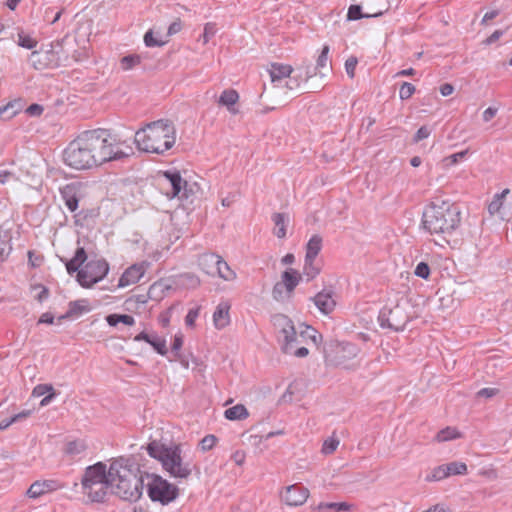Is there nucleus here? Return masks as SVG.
I'll return each mask as SVG.
<instances>
[{
    "label": "nucleus",
    "instance_id": "f257e3e1",
    "mask_svg": "<svg viewBox=\"0 0 512 512\" xmlns=\"http://www.w3.org/2000/svg\"><path fill=\"white\" fill-rule=\"evenodd\" d=\"M133 153L124 141H117L106 129L82 132L63 153L65 164L77 170L91 169L112 161H122Z\"/></svg>",
    "mask_w": 512,
    "mask_h": 512
},
{
    "label": "nucleus",
    "instance_id": "f03ea898",
    "mask_svg": "<svg viewBox=\"0 0 512 512\" xmlns=\"http://www.w3.org/2000/svg\"><path fill=\"white\" fill-rule=\"evenodd\" d=\"M139 472V468L131 459H113L109 466L112 492L125 501L136 502L141 498L144 486Z\"/></svg>",
    "mask_w": 512,
    "mask_h": 512
},
{
    "label": "nucleus",
    "instance_id": "7ed1b4c3",
    "mask_svg": "<svg viewBox=\"0 0 512 512\" xmlns=\"http://www.w3.org/2000/svg\"><path fill=\"white\" fill-rule=\"evenodd\" d=\"M134 141L141 151L163 154L174 146L176 129L171 121L160 119L136 131Z\"/></svg>",
    "mask_w": 512,
    "mask_h": 512
},
{
    "label": "nucleus",
    "instance_id": "20e7f679",
    "mask_svg": "<svg viewBox=\"0 0 512 512\" xmlns=\"http://www.w3.org/2000/svg\"><path fill=\"white\" fill-rule=\"evenodd\" d=\"M461 222V212L450 201L437 199L428 205L422 215L423 228L430 234H452Z\"/></svg>",
    "mask_w": 512,
    "mask_h": 512
},
{
    "label": "nucleus",
    "instance_id": "39448f33",
    "mask_svg": "<svg viewBox=\"0 0 512 512\" xmlns=\"http://www.w3.org/2000/svg\"><path fill=\"white\" fill-rule=\"evenodd\" d=\"M148 454L161 462L163 469L176 479H188L193 470L190 462H184L179 445L166 446L152 441L146 447Z\"/></svg>",
    "mask_w": 512,
    "mask_h": 512
},
{
    "label": "nucleus",
    "instance_id": "423d86ee",
    "mask_svg": "<svg viewBox=\"0 0 512 512\" xmlns=\"http://www.w3.org/2000/svg\"><path fill=\"white\" fill-rule=\"evenodd\" d=\"M82 494L91 503H103L108 489L111 488L109 468L103 462H97L85 468L81 478Z\"/></svg>",
    "mask_w": 512,
    "mask_h": 512
},
{
    "label": "nucleus",
    "instance_id": "0eeeda50",
    "mask_svg": "<svg viewBox=\"0 0 512 512\" xmlns=\"http://www.w3.org/2000/svg\"><path fill=\"white\" fill-rule=\"evenodd\" d=\"M272 322L279 333L281 350L285 354H291L298 358L306 357L309 353L306 347L295 349L294 343L298 342L297 332L292 320L284 314H276Z\"/></svg>",
    "mask_w": 512,
    "mask_h": 512
},
{
    "label": "nucleus",
    "instance_id": "6e6552de",
    "mask_svg": "<svg viewBox=\"0 0 512 512\" xmlns=\"http://www.w3.org/2000/svg\"><path fill=\"white\" fill-rule=\"evenodd\" d=\"M29 61L36 70L70 65L69 58L59 42L50 44L47 49L33 51L30 54Z\"/></svg>",
    "mask_w": 512,
    "mask_h": 512
},
{
    "label": "nucleus",
    "instance_id": "1a4fd4ad",
    "mask_svg": "<svg viewBox=\"0 0 512 512\" xmlns=\"http://www.w3.org/2000/svg\"><path fill=\"white\" fill-rule=\"evenodd\" d=\"M148 477L150 481L147 483V494L151 501L168 505L177 499L179 488L176 485L156 474Z\"/></svg>",
    "mask_w": 512,
    "mask_h": 512
},
{
    "label": "nucleus",
    "instance_id": "9d476101",
    "mask_svg": "<svg viewBox=\"0 0 512 512\" xmlns=\"http://www.w3.org/2000/svg\"><path fill=\"white\" fill-rule=\"evenodd\" d=\"M109 272V264L105 259L90 260L78 271L77 281L84 288H90L101 281Z\"/></svg>",
    "mask_w": 512,
    "mask_h": 512
},
{
    "label": "nucleus",
    "instance_id": "9b49d317",
    "mask_svg": "<svg viewBox=\"0 0 512 512\" xmlns=\"http://www.w3.org/2000/svg\"><path fill=\"white\" fill-rule=\"evenodd\" d=\"M378 320L382 328H389L396 332L404 330L409 321L405 308L399 304L394 307H383L380 310Z\"/></svg>",
    "mask_w": 512,
    "mask_h": 512
},
{
    "label": "nucleus",
    "instance_id": "f8f14e48",
    "mask_svg": "<svg viewBox=\"0 0 512 512\" xmlns=\"http://www.w3.org/2000/svg\"><path fill=\"white\" fill-rule=\"evenodd\" d=\"M302 276L295 269H287L281 275V281L277 282L272 290V297L277 302L288 301L294 289L301 281Z\"/></svg>",
    "mask_w": 512,
    "mask_h": 512
},
{
    "label": "nucleus",
    "instance_id": "ddd939ff",
    "mask_svg": "<svg viewBox=\"0 0 512 512\" xmlns=\"http://www.w3.org/2000/svg\"><path fill=\"white\" fill-rule=\"evenodd\" d=\"M362 5L354 4L348 9L347 19L349 21L359 20L362 18H373L383 15L389 10V4L387 1L382 0L377 2L376 7H367V12H362Z\"/></svg>",
    "mask_w": 512,
    "mask_h": 512
},
{
    "label": "nucleus",
    "instance_id": "4468645a",
    "mask_svg": "<svg viewBox=\"0 0 512 512\" xmlns=\"http://www.w3.org/2000/svg\"><path fill=\"white\" fill-rule=\"evenodd\" d=\"M309 497V490L301 484H293L286 487L283 501L289 506H301Z\"/></svg>",
    "mask_w": 512,
    "mask_h": 512
},
{
    "label": "nucleus",
    "instance_id": "2eb2a0df",
    "mask_svg": "<svg viewBox=\"0 0 512 512\" xmlns=\"http://www.w3.org/2000/svg\"><path fill=\"white\" fill-rule=\"evenodd\" d=\"M60 194L67 208L75 212L81 197V184L77 182L66 184L60 189Z\"/></svg>",
    "mask_w": 512,
    "mask_h": 512
},
{
    "label": "nucleus",
    "instance_id": "dca6fc26",
    "mask_svg": "<svg viewBox=\"0 0 512 512\" xmlns=\"http://www.w3.org/2000/svg\"><path fill=\"white\" fill-rule=\"evenodd\" d=\"M57 488L58 484L55 480L35 481L27 490V495L29 498L37 499L48 492L55 491Z\"/></svg>",
    "mask_w": 512,
    "mask_h": 512
},
{
    "label": "nucleus",
    "instance_id": "f3484780",
    "mask_svg": "<svg viewBox=\"0 0 512 512\" xmlns=\"http://www.w3.org/2000/svg\"><path fill=\"white\" fill-rule=\"evenodd\" d=\"M145 269L143 265L134 264L127 268L119 279L118 286L125 287L137 283L144 275Z\"/></svg>",
    "mask_w": 512,
    "mask_h": 512
},
{
    "label": "nucleus",
    "instance_id": "a211bd4d",
    "mask_svg": "<svg viewBox=\"0 0 512 512\" xmlns=\"http://www.w3.org/2000/svg\"><path fill=\"white\" fill-rule=\"evenodd\" d=\"M135 341H145L149 343L156 351L162 356H165L168 353L166 347V340L164 338L158 337L156 334H148L146 332H141L134 338Z\"/></svg>",
    "mask_w": 512,
    "mask_h": 512
},
{
    "label": "nucleus",
    "instance_id": "6ab92c4d",
    "mask_svg": "<svg viewBox=\"0 0 512 512\" xmlns=\"http://www.w3.org/2000/svg\"><path fill=\"white\" fill-rule=\"evenodd\" d=\"M221 256L215 253H203L198 258V265L200 269L210 276H215V268L219 264Z\"/></svg>",
    "mask_w": 512,
    "mask_h": 512
},
{
    "label": "nucleus",
    "instance_id": "aec40b11",
    "mask_svg": "<svg viewBox=\"0 0 512 512\" xmlns=\"http://www.w3.org/2000/svg\"><path fill=\"white\" fill-rule=\"evenodd\" d=\"M312 300L316 307L324 314H329L333 311L336 303L332 298V292L321 291L315 295Z\"/></svg>",
    "mask_w": 512,
    "mask_h": 512
},
{
    "label": "nucleus",
    "instance_id": "412c9836",
    "mask_svg": "<svg viewBox=\"0 0 512 512\" xmlns=\"http://www.w3.org/2000/svg\"><path fill=\"white\" fill-rule=\"evenodd\" d=\"M91 310L89 305V301L87 299H80L76 301H71L68 305L67 312L59 317V320L72 318L74 316H79L84 313H87Z\"/></svg>",
    "mask_w": 512,
    "mask_h": 512
},
{
    "label": "nucleus",
    "instance_id": "4be33fe9",
    "mask_svg": "<svg viewBox=\"0 0 512 512\" xmlns=\"http://www.w3.org/2000/svg\"><path fill=\"white\" fill-rule=\"evenodd\" d=\"M230 306L227 303H220L213 313V323L217 329H223L230 322Z\"/></svg>",
    "mask_w": 512,
    "mask_h": 512
},
{
    "label": "nucleus",
    "instance_id": "5701e85b",
    "mask_svg": "<svg viewBox=\"0 0 512 512\" xmlns=\"http://www.w3.org/2000/svg\"><path fill=\"white\" fill-rule=\"evenodd\" d=\"M87 260V253L83 247H79L76 249L75 255L72 259L65 262L66 269L68 274L72 275L73 273L81 270L80 268L85 261Z\"/></svg>",
    "mask_w": 512,
    "mask_h": 512
},
{
    "label": "nucleus",
    "instance_id": "b1692460",
    "mask_svg": "<svg viewBox=\"0 0 512 512\" xmlns=\"http://www.w3.org/2000/svg\"><path fill=\"white\" fill-rule=\"evenodd\" d=\"M164 177L169 181L172 192L170 197H181L182 184L185 180L182 179L179 171H165Z\"/></svg>",
    "mask_w": 512,
    "mask_h": 512
},
{
    "label": "nucleus",
    "instance_id": "393cba45",
    "mask_svg": "<svg viewBox=\"0 0 512 512\" xmlns=\"http://www.w3.org/2000/svg\"><path fill=\"white\" fill-rule=\"evenodd\" d=\"M294 72L290 65L273 63L270 69V77L273 83L280 82Z\"/></svg>",
    "mask_w": 512,
    "mask_h": 512
},
{
    "label": "nucleus",
    "instance_id": "a878e982",
    "mask_svg": "<svg viewBox=\"0 0 512 512\" xmlns=\"http://www.w3.org/2000/svg\"><path fill=\"white\" fill-rule=\"evenodd\" d=\"M239 99V94L234 89H227L222 92L219 98V104L226 106L229 112L236 114L238 110L234 107Z\"/></svg>",
    "mask_w": 512,
    "mask_h": 512
},
{
    "label": "nucleus",
    "instance_id": "bb28decb",
    "mask_svg": "<svg viewBox=\"0 0 512 512\" xmlns=\"http://www.w3.org/2000/svg\"><path fill=\"white\" fill-rule=\"evenodd\" d=\"M352 508V505L346 503V502H321L317 506L314 507L315 510L320 512H343V511H349Z\"/></svg>",
    "mask_w": 512,
    "mask_h": 512
},
{
    "label": "nucleus",
    "instance_id": "cd10ccee",
    "mask_svg": "<svg viewBox=\"0 0 512 512\" xmlns=\"http://www.w3.org/2000/svg\"><path fill=\"white\" fill-rule=\"evenodd\" d=\"M322 249V237L319 235H313L306 245L305 257L310 259H316L317 255Z\"/></svg>",
    "mask_w": 512,
    "mask_h": 512
},
{
    "label": "nucleus",
    "instance_id": "c85d7f7f",
    "mask_svg": "<svg viewBox=\"0 0 512 512\" xmlns=\"http://www.w3.org/2000/svg\"><path fill=\"white\" fill-rule=\"evenodd\" d=\"M224 416L228 420H243L249 416L248 410L242 404H237L225 410Z\"/></svg>",
    "mask_w": 512,
    "mask_h": 512
},
{
    "label": "nucleus",
    "instance_id": "c756f323",
    "mask_svg": "<svg viewBox=\"0 0 512 512\" xmlns=\"http://www.w3.org/2000/svg\"><path fill=\"white\" fill-rule=\"evenodd\" d=\"M272 221L276 227V236L278 238H284L286 236V224L289 221L288 215L285 213H274L272 215Z\"/></svg>",
    "mask_w": 512,
    "mask_h": 512
},
{
    "label": "nucleus",
    "instance_id": "7c9ffc66",
    "mask_svg": "<svg viewBox=\"0 0 512 512\" xmlns=\"http://www.w3.org/2000/svg\"><path fill=\"white\" fill-rule=\"evenodd\" d=\"M215 270V276H218L226 281H231L236 278V273L229 267L227 262H225L222 257Z\"/></svg>",
    "mask_w": 512,
    "mask_h": 512
},
{
    "label": "nucleus",
    "instance_id": "2f4dec72",
    "mask_svg": "<svg viewBox=\"0 0 512 512\" xmlns=\"http://www.w3.org/2000/svg\"><path fill=\"white\" fill-rule=\"evenodd\" d=\"M87 449V445L83 440L70 441L65 446V453L72 457L82 454Z\"/></svg>",
    "mask_w": 512,
    "mask_h": 512
},
{
    "label": "nucleus",
    "instance_id": "473e14b6",
    "mask_svg": "<svg viewBox=\"0 0 512 512\" xmlns=\"http://www.w3.org/2000/svg\"><path fill=\"white\" fill-rule=\"evenodd\" d=\"M298 72V77L304 80V82L308 81L310 78L316 76L319 73L318 69L312 67L310 63L303 62L302 65L296 68Z\"/></svg>",
    "mask_w": 512,
    "mask_h": 512
},
{
    "label": "nucleus",
    "instance_id": "72a5a7b5",
    "mask_svg": "<svg viewBox=\"0 0 512 512\" xmlns=\"http://www.w3.org/2000/svg\"><path fill=\"white\" fill-rule=\"evenodd\" d=\"M446 464L435 467L430 474L425 478L427 482L440 481L449 477V472L446 470Z\"/></svg>",
    "mask_w": 512,
    "mask_h": 512
},
{
    "label": "nucleus",
    "instance_id": "f704fd0d",
    "mask_svg": "<svg viewBox=\"0 0 512 512\" xmlns=\"http://www.w3.org/2000/svg\"><path fill=\"white\" fill-rule=\"evenodd\" d=\"M459 437H460V434L455 428L446 427L437 433L435 439L438 442H445V441L453 440V439H456Z\"/></svg>",
    "mask_w": 512,
    "mask_h": 512
},
{
    "label": "nucleus",
    "instance_id": "c9c22d12",
    "mask_svg": "<svg viewBox=\"0 0 512 512\" xmlns=\"http://www.w3.org/2000/svg\"><path fill=\"white\" fill-rule=\"evenodd\" d=\"M510 192L509 189H504L500 194H496L494 199L488 205V211L491 215L498 213L502 207V198Z\"/></svg>",
    "mask_w": 512,
    "mask_h": 512
},
{
    "label": "nucleus",
    "instance_id": "e433bc0d",
    "mask_svg": "<svg viewBox=\"0 0 512 512\" xmlns=\"http://www.w3.org/2000/svg\"><path fill=\"white\" fill-rule=\"evenodd\" d=\"M315 259H308L305 257V264L303 273L307 277V281L314 279L319 273L320 269L314 265Z\"/></svg>",
    "mask_w": 512,
    "mask_h": 512
},
{
    "label": "nucleus",
    "instance_id": "4c0bfd02",
    "mask_svg": "<svg viewBox=\"0 0 512 512\" xmlns=\"http://www.w3.org/2000/svg\"><path fill=\"white\" fill-rule=\"evenodd\" d=\"M446 470L450 475H465L467 474V465L464 462L453 461L446 464Z\"/></svg>",
    "mask_w": 512,
    "mask_h": 512
},
{
    "label": "nucleus",
    "instance_id": "58836bf2",
    "mask_svg": "<svg viewBox=\"0 0 512 512\" xmlns=\"http://www.w3.org/2000/svg\"><path fill=\"white\" fill-rule=\"evenodd\" d=\"M19 112V105L17 103H8L6 106L0 108V117L3 120H10Z\"/></svg>",
    "mask_w": 512,
    "mask_h": 512
},
{
    "label": "nucleus",
    "instance_id": "ea45409f",
    "mask_svg": "<svg viewBox=\"0 0 512 512\" xmlns=\"http://www.w3.org/2000/svg\"><path fill=\"white\" fill-rule=\"evenodd\" d=\"M18 40L17 44L20 47L26 48V49H33L37 45V41L30 37L28 34H25L23 31L18 32L17 34Z\"/></svg>",
    "mask_w": 512,
    "mask_h": 512
},
{
    "label": "nucleus",
    "instance_id": "a19ab883",
    "mask_svg": "<svg viewBox=\"0 0 512 512\" xmlns=\"http://www.w3.org/2000/svg\"><path fill=\"white\" fill-rule=\"evenodd\" d=\"M328 53H329V46L328 45H324L323 48H322L321 54L319 55V57L317 59V63H316V66H315V69L319 70V74L321 76H324V74L321 72V69L322 68H326L328 66V64H329Z\"/></svg>",
    "mask_w": 512,
    "mask_h": 512
},
{
    "label": "nucleus",
    "instance_id": "79ce46f5",
    "mask_svg": "<svg viewBox=\"0 0 512 512\" xmlns=\"http://www.w3.org/2000/svg\"><path fill=\"white\" fill-rule=\"evenodd\" d=\"M140 62L141 57L139 55H127L121 59V67L123 70H130L140 64Z\"/></svg>",
    "mask_w": 512,
    "mask_h": 512
},
{
    "label": "nucleus",
    "instance_id": "37998d69",
    "mask_svg": "<svg viewBox=\"0 0 512 512\" xmlns=\"http://www.w3.org/2000/svg\"><path fill=\"white\" fill-rule=\"evenodd\" d=\"M339 445V440L335 437H330L326 439L322 446V453L326 455H330L335 452Z\"/></svg>",
    "mask_w": 512,
    "mask_h": 512
},
{
    "label": "nucleus",
    "instance_id": "c03bdc74",
    "mask_svg": "<svg viewBox=\"0 0 512 512\" xmlns=\"http://www.w3.org/2000/svg\"><path fill=\"white\" fill-rule=\"evenodd\" d=\"M294 74L287 76L288 80L285 82V86L288 90H295L298 89L302 82H304L303 79L298 77V72L296 69H294Z\"/></svg>",
    "mask_w": 512,
    "mask_h": 512
},
{
    "label": "nucleus",
    "instance_id": "a18cd8bd",
    "mask_svg": "<svg viewBox=\"0 0 512 512\" xmlns=\"http://www.w3.org/2000/svg\"><path fill=\"white\" fill-rule=\"evenodd\" d=\"M415 86L409 82H403L400 90L399 97L401 100L409 99L415 93Z\"/></svg>",
    "mask_w": 512,
    "mask_h": 512
},
{
    "label": "nucleus",
    "instance_id": "49530a36",
    "mask_svg": "<svg viewBox=\"0 0 512 512\" xmlns=\"http://www.w3.org/2000/svg\"><path fill=\"white\" fill-rule=\"evenodd\" d=\"M144 43L147 47H160L165 44V41L155 38L152 30H149L144 35Z\"/></svg>",
    "mask_w": 512,
    "mask_h": 512
},
{
    "label": "nucleus",
    "instance_id": "de8ad7c7",
    "mask_svg": "<svg viewBox=\"0 0 512 512\" xmlns=\"http://www.w3.org/2000/svg\"><path fill=\"white\" fill-rule=\"evenodd\" d=\"M52 392H55L54 387L51 384H38L34 387L32 391V396L34 397H40L45 394H50Z\"/></svg>",
    "mask_w": 512,
    "mask_h": 512
},
{
    "label": "nucleus",
    "instance_id": "09e8293b",
    "mask_svg": "<svg viewBox=\"0 0 512 512\" xmlns=\"http://www.w3.org/2000/svg\"><path fill=\"white\" fill-rule=\"evenodd\" d=\"M217 442V437L215 435H207L200 442L199 446L203 452L211 450Z\"/></svg>",
    "mask_w": 512,
    "mask_h": 512
},
{
    "label": "nucleus",
    "instance_id": "8fccbe9b",
    "mask_svg": "<svg viewBox=\"0 0 512 512\" xmlns=\"http://www.w3.org/2000/svg\"><path fill=\"white\" fill-rule=\"evenodd\" d=\"M432 132V129L427 126V125H423L421 126L417 132L415 133V135L413 136V143H418L426 138H428L430 136Z\"/></svg>",
    "mask_w": 512,
    "mask_h": 512
},
{
    "label": "nucleus",
    "instance_id": "3c124183",
    "mask_svg": "<svg viewBox=\"0 0 512 512\" xmlns=\"http://www.w3.org/2000/svg\"><path fill=\"white\" fill-rule=\"evenodd\" d=\"M11 251V245L6 236L0 235V262L4 261Z\"/></svg>",
    "mask_w": 512,
    "mask_h": 512
},
{
    "label": "nucleus",
    "instance_id": "603ef678",
    "mask_svg": "<svg viewBox=\"0 0 512 512\" xmlns=\"http://www.w3.org/2000/svg\"><path fill=\"white\" fill-rule=\"evenodd\" d=\"M468 150L460 151L458 153L452 154L446 158H444L443 162L445 166H451L458 163L459 160H462L467 155Z\"/></svg>",
    "mask_w": 512,
    "mask_h": 512
},
{
    "label": "nucleus",
    "instance_id": "864d4df0",
    "mask_svg": "<svg viewBox=\"0 0 512 512\" xmlns=\"http://www.w3.org/2000/svg\"><path fill=\"white\" fill-rule=\"evenodd\" d=\"M414 274L422 279H428L430 275V267L426 262L417 264Z\"/></svg>",
    "mask_w": 512,
    "mask_h": 512
},
{
    "label": "nucleus",
    "instance_id": "5fc2aeb1",
    "mask_svg": "<svg viewBox=\"0 0 512 512\" xmlns=\"http://www.w3.org/2000/svg\"><path fill=\"white\" fill-rule=\"evenodd\" d=\"M216 24L212 22H208L204 26V32H203V42L204 44L208 43L209 40L216 34Z\"/></svg>",
    "mask_w": 512,
    "mask_h": 512
},
{
    "label": "nucleus",
    "instance_id": "6e6d98bb",
    "mask_svg": "<svg viewBox=\"0 0 512 512\" xmlns=\"http://www.w3.org/2000/svg\"><path fill=\"white\" fill-rule=\"evenodd\" d=\"M357 63H358V60L354 56L349 57L345 62V70H346L347 75L350 78H354V76H355V69H356Z\"/></svg>",
    "mask_w": 512,
    "mask_h": 512
},
{
    "label": "nucleus",
    "instance_id": "4d7b16f0",
    "mask_svg": "<svg viewBox=\"0 0 512 512\" xmlns=\"http://www.w3.org/2000/svg\"><path fill=\"white\" fill-rule=\"evenodd\" d=\"M183 346V335L182 334H176L173 339V343L171 346L172 352L175 354V356H178L180 349Z\"/></svg>",
    "mask_w": 512,
    "mask_h": 512
},
{
    "label": "nucleus",
    "instance_id": "13d9d810",
    "mask_svg": "<svg viewBox=\"0 0 512 512\" xmlns=\"http://www.w3.org/2000/svg\"><path fill=\"white\" fill-rule=\"evenodd\" d=\"M199 315V308L190 309L185 317V323L187 326H194L195 320Z\"/></svg>",
    "mask_w": 512,
    "mask_h": 512
},
{
    "label": "nucleus",
    "instance_id": "bf43d9fd",
    "mask_svg": "<svg viewBox=\"0 0 512 512\" xmlns=\"http://www.w3.org/2000/svg\"><path fill=\"white\" fill-rule=\"evenodd\" d=\"M499 390L497 388H483L477 392L478 397L492 398L497 395Z\"/></svg>",
    "mask_w": 512,
    "mask_h": 512
},
{
    "label": "nucleus",
    "instance_id": "052dcab7",
    "mask_svg": "<svg viewBox=\"0 0 512 512\" xmlns=\"http://www.w3.org/2000/svg\"><path fill=\"white\" fill-rule=\"evenodd\" d=\"M34 289H40V292L36 295V300L42 303L49 297V290L43 285H35Z\"/></svg>",
    "mask_w": 512,
    "mask_h": 512
},
{
    "label": "nucleus",
    "instance_id": "680f3d73",
    "mask_svg": "<svg viewBox=\"0 0 512 512\" xmlns=\"http://www.w3.org/2000/svg\"><path fill=\"white\" fill-rule=\"evenodd\" d=\"M500 14V10L499 9H494V10H491L487 13H485V15L483 16L482 20H481V24L482 25H487V23L490 21V20H493L494 18H496L498 15Z\"/></svg>",
    "mask_w": 512,
    "mask_h": 512
},
{
    "label": "nucleus",
    "instance_id": "e2e57ef3",
    "mask_svg": "<svg viewBox=\"0 0 512 512\" xmlns=\"http://www.w3.org/2000/svg\"><path fill=\"white\" fill-rule=\"evenodd\" d=\"M306 334L312 339L314 343H317V339L321 338V335L317 334V331L310 326H306L305 332H301V335Z\"/></svg>",
    "mask_w": 512,
    "mask_h": 512
},
{
    "label": "nucleus",
    "instance_id": "0e129e2a",
    "mask_svg": "<svg viewBox=\"0 0 512 512\" xmlns=\"http://www.w3.org/2000/svg\"><path fill=\"white\" fill-rule=\"evenodd\" d=\"M26 111L29 115L38 116L42 114L43 107L39 104H32L27 108Z\"/></svg>",
    "mask_w": 512,
    "mask_h": 512
},
{
    "label": "nucleus",
    "instance_id": "69168bd1",
    "mask_svg": "<svg viewBox=\"0 0 512 512\" xmlns=\"http://www.w3.org/2000/svg\"><path fill=\"white\" fill-rule=\"evenodd\" d=\"M31 413H32L31 410H23L22 412H19V413L13 415L12 416V421L14 423L22 421V420L28 418L31 415Z\"/></svg>",
    "mask_w": 512,
    "mask_h": 512
},
{
    "label": "nucleus",
    "instance_id": "338daca9",
    "mask_svg": "<svg viewBox=\"0 0 512 512\" xmlns=\"http://www.w3.org/2000/svg\"><path fill=\"white\" fill-rule=\"evenodd\" d=\"M43 323L53 324L54 323L53 314H51L50 312L43 313L38 320V324H43Z\"/></svg>",
    "mask_w": 512,
    "mask_h": 512
},
{
    "label": "nucleus",
    "instance_id": "774afa93",
    "mask_svg": "<svg viewBox=\"0 0 512 512\" xmlns=\"http://www.w3.org/2000/svg\"><path fill=\"white\" fill-rule=\"evenodd\" d=\"M497 113V109L496 108H493V107H488L484 112H483V120L485 122H489L492 118L495 117Z\"/></svg>",
    "mask_w": 512,
    "mask_h": 512
}]
</instances>
